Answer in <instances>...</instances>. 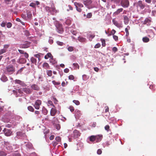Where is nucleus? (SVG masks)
Masks as SVG:
<instances>
[{
	"mask_svg": "<svg viewBox=\"0 0 156 156\" xmlns=\"http://www.w3.org/2000/svg\"><path fill=\"white\" fill-rule=\"evenodd\" d=\"M6 72L9 74H12L15 71V67L12 65H10L5 67Z\"/></svg>",
	"mask_w": 156,
	"mask_h": 156,
	"instance_id": "obj_1",
	"label": "nucleus"
},
{
	"mask_svg": "<svg viewBox=\"0 0 156 156\" xmlns=\"http://www.w3.org/2000/svg\"><path fill=\"white\" fill-rule=\"evenodd\" d=\"M57 32L59 33L62 34L63 31L62 25L58 22H57L55 24Z\"/></svg>",
	"mask_w": 156,
	"mask_h": 156,
	"instance_id": "obj_2",
	"label": "nucleus"
},
{
	"mask_svg": "<svg viewBox=\"0 0 156 156\" xmlns=\"http://www.w3.org/2000/svg\"><path fill=\"white\" fill-rule=\"evenodd\" d=\"M31 42L28 41H25L23 44H21L20 45V48H29L30 46Z\"/></svg>",
	"mask_w": 156,
	"mask_h": 156,
	"instance_id": "obj_3",
	"label": "nucleus"
},
{
	"mask_svg": "<svg viewBox=\"0 0 156 156\" xmlns=\"http://www.w3.org/2000/svg\"><path fill=\"white\" fill-rule=\"evenodd\" d=\"M121 6L124 8L128 7L129 5V2L128 0H122L121 2Z\"/></svg>",
	"mask_w": 156,
	"mask_h": 156,
	"instance_id": "obj_4",
	"label": "nucleus"
},
{
	"mask_svg": "<svg viewBox=\"0 0 156 156\" xmlns=\"http://www.w3.org/2000/svg\"><path fill=\"white\" fill-rule=\"evenodd\" d=\"M41 104V101L38 99L36 101L34 105V106L35 109H39L40 108V106Z\"/></svg>",
	"mask_w": 156,
	"mask_h": 156,
	"instance_id": "obj_5",
	"label": "nucleus"
},
{
	"mask_svg": "<svg viewBox=\"0 0 156 156\" xmlns=\"http://www.w3.org/2000/svg\"><path fill=\"white\" fill-rule=\"evenodd\" d=\"M3 131L5 135L7 136H9L11 135L12 133L11 130L6 128H5L3 130Z\"/></svg>",
	"mask_w": 156,
	"mask_h": 156,
	"instance_id": "obj_6",
	"label": "nucleus"
},
{
	"mask_svg": "<svg viewBox=\"0 0 156 156\" xmlns=\"http://www.w3.org/2000/svg\"><path fill=\"white\" fill-rule=\"evenodd\" d=\"M137 7H139L141 9H144L145 7V4L143 3L141 1H139L137 3Z\"/></svg>",
	"mask_w": 156,
	"mask_h": 156,
	"instance_id": "obj_7",
	"label": "nucleus"
},
{
	"mask_svg": "<svg viewBox=\"0 0 156 156\" xmlns=\"http://www.w3.org/2000/svg\"><path fill=\"white\" fill-rule=\"evenodd\" d=\"M23 91L27 94H30L32 92V90L30 88H23Z\"/></svg>",
	"mask_w": 156,
	"mask_h": 156,
	"instance_id": "obj_8",
	"label": "nucleus"
},
{
	"mask_svg": "<svg viewBox=\"0 0 156 156\" xmlns=\"http://www.w3.org/2000/svg\"><path fill=\"white\" fill-rule=\"evenodd\" d=\"M18 51L19 52V53L20 54H24V56H25V58H28V57H29L28 54V53H27V52H25L24 51H23V50H20V49H18Z\"/></svg>",
	"mask_w": 156,
	"mask_h": 156,
	"instance_id": "obj_9",
	"label": "nucleus"
},
{
	"mask_svg": "<svg viewBox=\"0 0 156 156\" xmlns=\"http://www.w3.org/2000/svg\"><path fill=\"white\" fill-rule=\"evenodd\" d=\"M15 82L18 84H19L23 87H25L26 86V85L25 83L23 82L20 80H15Z\"/></svg>",
	"mask_w": 156,
	"mask_h": 156,
	"instance_id": "obj_10",
	"label": "nucleus"
},
{
	"mask_svg": "<svg viewBox=\"0 0 156 156\" xmlns=\"http://www.w3.org/2000/svg\"><path fill=\"white\" fill-rule=\"evenodd\" d=\"M31 87L34 90L38 91L40 90L39 87L37 85L34 84L31 86Z\"/></svg>",
	"mask_w": 156,
	"mask_h": 156,
	"instance_id": "obj_11",
	"label": "nucleus"
},
{
	"mask_svg": "<svg viewBox=\"0 0 156 156\" xmlns=\"http://www.w3.org/2000/svg\"><path fill=\"white\" fill-rule=\"evenodd\" d=\"M57 112V110L55 108H52L50 111V114L52 116H54Z\"/></svg>",
	"mask_w": 156,
	"mask_h": 156,
	"instance_id": "obj_12",
	"label": "nucleus"
},
{
	"mask_svg": "<svg viewBox=\"0 0 156 156\" xmlns=\"http://www.w3.org/2000/svg\"><path fill=\"white\" fill-rule=\"evenodd\" d=\"M47 55L48 56V57L50 58H51V60L50 61V62L51 63H52L53 64H55L56 62L55 61H54L53 62H52V60H53V56L50 53H48L47 54Z\"/></svg>",
	"mask_w": 156,
	"mask_h": 156,
	"instance_id": "obj_13",
	"label": "nucleus"
},
{
	"mask_svg": "<svg viewBox=\"0 0 156 156\" xmlns=\"http://www.w3.org/2000/svg\"><path fill=\"white\" fill-rule=\"evenodd\" d=\"M92 2V1L91 0H87L84 1L83 4L87 6H89L91 5Z\"/></svg>",
	"mask_w": 156,
	"mask_h": 156,
	"instance_id": "obj_14",
	"label": "nucleus"
},
{
	"mask_svg": "<svg viewBox=\"0 0 156 156\" xmlns=\"http://www.w3.org/2000/svg\"><path fill=\"white\" fill-rule=\"evenodd\" d=\"M96 140H97V142L100 141L103 138V136L102 135H98L95 136Z\"/></svg>",
	"mask_w": 156,
	"mask_h": 156,
	"instance_id": "obj_15",
	"label": "nucleus"
},
{
	"mask_svg": "<svg viewBox=\"0 0 156 156\" xmlns=\"http://www.w3.org/2000/svg\"><path fill=\"white\" fill-rule=\"evenodd\" d=\"M73 134L74 137H77L80 136V133L77 130H75L73 131Z\"/></svg>",
	"mask_w": 156,
	"mask_h": 156,
	"instance_id": "obj_16",
	"label": "nucleus"
},
{
	"mask_svg": "<svg viewBox=\"0 0 156 156\" xmlns=\"http://www.w3.org/2000/svg\"><path fill=\"white\" fill-rule=\"evenodd\" d=\"M74 5L76 7L82 8L83 7V5L81 3L75 2L74 3Z\"/></svg>",
	"mask_w": 156,
	"mask_h": 156,
	"instance_id": "obj_17",
	"label": "nucleus"
},
{
	"mask_svg": "<svg viewBox=\"0 0 156 156\" xmlns=\"http://www.w3.org/2000/svg\"><path fill=\"white\" fill-rule=\"evenodd\" d=\"M129 21V18L127 16H125L124 18V23L126 25L128 24Z\"/></svg>",
	"mask_w": 156,
	"mask_h": 156,
	"instance_id": "obj_18",
	"label": "nucleus"
},
{
	"mask_svg": "<svg viewBox=\"0 0 156 156\" xmlns=\"http://www.w3.org/2000/svg\"><path fill=\"white\" fill-rule=\"evenodd\" d=\"M27 17L29 19H31L32 17V14L30 10H27Z\"/></svg>",
	"mask_w": 156,
	"mask_h": 156,
	"instance_id": "obj_19",
	"label": "nucleus"
},
{
	"mask_svg": "<svg viewBox=\"0 0 156 156\" xmlns=\"http://www.w3.org/2000/svg\"><path fill=\"white\" fill-rule=\"evenodd\" d=\"M52 123H53V125H54V126L55 127V128H56V129L57 130H59L61 126L59 124H55V123H53V122H52Z\"/></svg>",
	"mask_w": 156,
	"mask_h": 156,
	"instance_id": "obj_20",
	"label": "nucleus"
},
{
	"mask_svg": "<svg viewBox=\"0 0 156 156\" xmlns=\"http://www.w3.org/2000/svg\"><path fill=\"white\" fill-rule=\"evenodd\" d=\"M43 67L45 69H48L49 68L50 66L48 64L47 62H44L42 65Z\"/></svg>",
	"mask_w": 156,
	"mask_h": 156,
	"instance_id": "obj_21",
	"label": "nucleus"
},
{
	"mask_svg": "<svg viewBox=\"0 0 156 156\" xmlns=\"http://www.w3.org/2000/svg\"><path fill=\"white\" fill-rule=\"evenodd\" d=\"M123 10L122 8H120L118 9L116 11L114 12V14L117 15L119 14L120 12H122Z\"/></svg>",
	"mask_w": 156,
	"mask_h": 156,
	"instance_id": "obj_22",
	"label": "nucleus"
},
{
	"mask_svg": "<svg viewBox=\"0 0 156 156\" xmlns=\"http://www.w3.org/2000/svg\"><path fill=\"white\" fill-rule=\"evenodd\" d=\"M130 27L129 26H128L125 29V31L126 32V35L127 36H128L129 35V30H130Z\"/></svg>",
	"mask_w": 156,
	"mask_h": 156,
	"instance_id": "obj_23",
	"label": "nucleus"
},
{
	"mask_svg": "<svg viewBox=\"0 0 156 156\" xmlns=\"http://www.w3.org/2000/svg\"><path fill=\"white\" fill-rule=\"evenodd\" d=\"M90 140L91 142H94L96 140L95 136H91L90 137Z\"/></svg>",
	"mask_w": 156,
	"mask_h": 156,
	"instance_id": "obj_24",
	"label": "nucleus"
},
{
	"mask_svg": "<svg viewBox=\"0 0 156 156\" xmlns=\"http://www.w3.org/2000/svg\"><path fill=\"white\" fill-rule=\"evenodd\" d=\"M30 61L32 63L34 64H36L37 62V60L34 58L32 57L30 58Z\"/></svg>",
	"mask_w": 156,
	"mask_h": 156,
	"instance_id": "obj_25",
	"label": "nucleus"
},
{
	"mask_svg": "<svg viewBox=\"0 0 156 156\" xmlns=\"http://www.w3.org/2000/svg\"><path fill=\"white\" fill-rule=\"evenodd\" d=\"M142 40L144 42L147 43L149 41V39L147 37H145L143 38Z\"/></svg>",
	"mask_w": 156,
	"mask_h": 156,
	"instance_id": "obj_26",
	"label": "nucleus"
},
{
	"mask_svg": "<svg viewBox=\"0 0 156 156\" xmlns=\"http://www.w3.org/2000/svg\"><path fill=\"white\" fill-rule=\"evenodd\" d=\"M1 79L4 82H5L8 80L7 78L5 76H2L1 78Z\"/></svg>",
	"mask_w": 156,
	"mask_h": 156,
	"instance_id": "obj_27",
	"label": "nucleus"
},
{
	"mask_svg": "<svg viewBox=\"0 0 156 156\" xmlns=\"http://www.w3.org/2000/svg\"><path fill=\"white\" fill-rule=\"evenodd\" d=\"M78 40L81 42H84L86 41V39L82 37H78Z\"/></svg>",
	"mask_w": 156,
	"mask_h": 156,
	"instance_id": "obj_28",
	"label": "nucleus"
},
{
	"mask_svg": "<svg viewBox=\"0 0 156 156\" xmlns=\"http://www.w3.org/2000/svg\"><path fill=\"white\" fill-rule=\"evenodd\" d=\"M40 54H41L39 53V54H35L34 55V57H35L36 58H38L39 62H40L41 60V59L40 58V57H41V56L40 55Z\"/></svg>",
	"mask_w": 156,
	"mask_h": 156,
	"instance_id": "obj_29",
	"label": "nucleus"
},
{
	"mask_svg": "<svg viewBox=\"0 0 156 156\" xmlns=\"http://www.w3.org/2000/svg\"><path fill=\"white\" fill-rule=\"evenodd\" d=\"M46 73L47 75L49 76H51L52 75V71L51 70H47Z\"/></svg>",
	"mask_w": 156,
	"mask_h": 156,
	"instance_id": "obj_30",
	"label": "nucleus"
},
{
	"mask_svg": "<svg viewBox=\"0 0 156 156\" xmlns=\"http://www.w3.org/2000/svg\"><path fill=\"white\" fill-rule=\"evenodd\" d=\"M87 36L89 38H91V39L95 37L94 34H91L89 33L87 34Z\"/></svg>",
	"mask_w": 156,
	"mask_h": 156,
	"instance_id": "obj_31",
	"label": "nucleus"
},
{
	"mask_svg": "<svg viewBox=\"0 0 156 156\" xmlns=\"http://www.w3.org/2000/svg\"><path fill=\"white\" fill-rule=\"evenodd\" d=\"M65 23L67 25H69L71 23V20L69 19H67L65 22Z\"/></svg>",
	"mask_w": 156,
	"mask_h": 156,
	"instance_id": "obj_32",
	"label": "nucleus"
},
{
	"mask_svg": "<svg viewBox=\"0 0 156 156\" xmlns=\"http://www.w3.org/2000/svg\"><path fill=\"white\" fill-rule=\"evenodd\" d=\"M150 22H151V20L148 18H146L145 19V20L144 21V24H146L147 23H149Z\"/></svg>",
	"mask_w": 156,
	"mask_h": 156,
	"instance_id": "obj_33",
	"label": "nucleus"
},
{
	"mask_svg": "<svg viewBox=\"0 0 156 156\" xmlns=\"http://www.w3.org/2000/svg\"><path fill=\"white\" fill-rule=\"evenodd\" d=\"M27 108L29 111L32 112H33L34 111V109L33 108L30 106H29L27 107Z\"/></svg>",
	"mask_w": 156,
	"mask_h": 156,
	"instance_id": "obj_34",
	"label": "nucleus"
},
{
	"mask_svg": "<svg viewBox=\"0 0 156 156\" xmlns=\"http://www.w3.org/2000/svg\"><path fill=\"white\" fill-rule=\"evenodd\" d=\"M74 49V48L72 46H69L67 48V50L69 51H73Z\"/></svg>",
	"mask_w": 156,
	"mask_h": 156,
	"instance_id": "obj_35",
	"label": "nucleus"
},
{
	"mask_svg": "<svg viewBox=\"0 0 156 156\" xmlns=\"http://www.w3.org/2000/svg\"><path fill=\"white\" fill-rule=\"evenodd\" d=\"M51 11L52 12H51V14L53 15H54L55 13H56V10L54 8H51Z\"/></svg>",
	"mask_w": 156,
	"mask_h": 156,
	"instance_id": "obj_36",
	"label": "nucleus"
},
{
	"mask_svg": "<svg viewBox=\"0 0 156 156\" xmlns=\"http://www.w3.org/2000/svg\"><path fill=\"white\" fill-rule=\"evenodd\" d=\"M101 40L102 42V45L103 46L105 47L106 45L105 41L104 39H101Z\"/></svg>",
	"mask_w": 156,
	"mask_h": 156,
	"instance_id": "obj_37",
	"label": "nucleus"
},
{
	"mask_svg": "<svg viewBox=\"0 0 156 156\" xmlns=\"http://www.w3.org/2000/svg\"><path fill=\"white\" fill-rule=\"evenodd\" d=\"M48 106H52L54 107H55L54 105L52 103V102L50 100H49L48 101Z\"/></svg>",
	"mask_w": 156,
	"mask_h": 156,
	"instance_id": "obj_38",
	"label": "nucleus"
},
{
	"mask_svg": "<svg viewBox=\"0 0 156 156\" xmlns=\"http://www.w3.org/2000/svg\"><path fill=\"white\" fill-rule=\"evenodd\" d=\"M7 154L3 151H0V156H6Z\"/></svg>",
	"mask_w": 156,
	"mask_h": 156,
	"instance_id": "obj_39",
	"label": "nucleus"
},
{
	"mask_svg": "<svg viewBox=\"0 0 156 156\" xmlns=\"http://www.w3.org/2000/svg\"><path fill=\"white\" fill-rule=\"evenodd\" d=\"M45 9L46 10L49 12H51V8H50L48 6H46L45 7Z\"/></svg>",
	"mask_w": 156,
	"mask_h": 156,
	"instance_id": "obj_40",
	"label": "nucleus"
},
{
	"mask_svg": "<svg viewBox=\"0 0 156 156\" xmlns=\"http://www.w3.org/2000/svg\"><path fill=\"white\" fill-rule=\"evenodd\" d=\"M73 65L75 68L76 69H79V66L77 63H73Z\"/></svg>",
	"mask_w": 156,
	"mask_h": 156,
	"instance_id": "obj_41",
	"label": "nucleus"
},
{
	"mask_svg": "<svg viewBox=\"0 0 156 156\" xmlns=\"http://www.w3.org/2000/svg\"><path fill=\"white\" fill-rule=\"evenodd\" d=\"M6 51V49H2L0 50V55L3 54L4 53H5Z\"/></svg>",
	"mask_w": 156,
	"mask_h": 156,
	"instance_id": "obj_42",
	"label": "nucleus"
},
{
	"mask_svg": "<svg viewBox=\"0 0 156 156\" xmlns=\"http://www.w3.org/2000/svg\"><path fill=\"white\" fill-rule=\"evenodd\" d=\"M56 43L59 46H62L64 44V43L62 42H61L59 41H57Z\"/></svg>",
	"mask_w": 156,
	"mask_h": 156,
	"instance_id": "obj_43",
	"label": "nucleus"
},
{
	"mask_svg": "<svg viewBox=\"0 0 156 156\" xmlns=\"http://www.w3.org/2000/svg\"><path fill=\"white\" fill-rule=\"evenodd\" d=\"M29 5L30 6L34 8H36V4H35V3H34V2L31 3Z\"/></svg>",
	"mask_w": 156,
	"mask_h": 156,
	"instance_id": "obj_44",
	"label": "nucleus"
},
{
	"mask_svg": "<svg viewBox=\"0 0 156 156\" xmlns=\"http://www.w3.org/2000/svg\"><path fill=\"white\" fill-rule=\"evenodd\" d=\"M12 24L10 22H8L6 24L7 27L8 28H10L11 27Z\"/></svg>",
	"mask_w": 156,
	"mask_h": 156,
	"instance_id": "obj_45",
	"label": "nucleus"
},
{
	"mask_svg": "<svg viewBox=\"0 0 156 156\" xmlns=\"http://www.w3.org/2000/svg\"><path fill=\"white\" fill-rule=\"evenodd\" d=\"M73 102L76 105H79L80 104V102L77 100H74L73 101Z\"/></svg>",
	"mask_w": 156,
	"mask_h": 156,
	"instance_id": "obj_46",
	"label": "nucleus"
},
{
	"mask_svg": "<svg viewBox=\"0 0 156 156\" xmlns=\"http://www.w3.org/2000/svg\"><path fill=\"white\" fill-rule=\"evenodd\" d=\"M92 16V14L91 13H88L87 15V17L88 18H90Z\"/></svg>",
	"mask_w": 156,
	"mask_h": 156,
	"instance_id": "obj_47",
	"label": "nucleus"
},
{
	"mask_svg": "<svg viewBox=\"0 0 156 156\" xmlns=\"http://www.w3.org/2000/svg\"><path fill=\"white\" fill-rule=\"evenodd\" d=\"M113 23L116 26L118 27L119 26V24L118 22L115 21V20H112Z\"/></svg>",
	"mask_w": 156,
	"mask_h": 156,
	"instance_id": "obj_48",
	"label": "nucleus"
},
{
	"mask_svg": "<svg viewBox=\"0 0 156 156\" xmlns=\"http://www.w3.org/2000/svg\"><path fill=\"white\" fill-rule=\"evenodd\" d=\"M69 79L70 80H73L74 79V77L73 75H71L69 76Z\"/></svg>",
	"mask_w": 156,
	"mask_h": 156,
	"instance_id": "obj_49",
	"label": "nucleus"
},
{
	"mask_svg": "<svg viewBox=\"0 0 156 156\" xmlns=\"http://www.w3.org/2000/svg\"><path fill=\"white\" fill-rule=\"evenodd\" d=\"M110 127L108 125H106L105 127V129L107 131H108L109 130Z\"/></svg>",
	"mask_w": 156,
	"mask_h": 156,
	"instance_id": "obj_50",
	"label": "nucleus"
},
{
	"mask_svg": "<svg viewBox=\"0 0 156 156\" xmlns=\"http://www.w3.org/2000/svg\"><path fill=\"white\" fill-rule=\"evenodd\" d=\"M52 83L55 85H58L60 84V82H57L55 80H53L52 81Z\"/></svg>",
	"mask_w": 156,
	"mask_h": 156,
	"instance_id": "obj_51",
	"label": "nucleus"
},
{
	"mask_svg": "<svg viewBox=\"0 0 156 156\" xmlns=\"http://www.w3.org/2000/svg\"><path fill=\"white\" fill-rule=\"evenodd\" d=\"M76 10H77V11L78 12H82V9L81 8L78 7H76Z\"/></svg>",
	"mask_w": 156,
	"mask_h": 156,
	"instance_id": "obj_52",
	"label": "nucleus"
},
{
	"mask_svg": "<svg viewBox=\"0 0 156 156\" xmlns=\"http://www.w3.org/2000/svg\"><path fill=\"white\" fill-rule=\"evenodd\" d=\"M113 39L115 41H117L118 40V37L117 36L113 35Z\"/></svg>",
	"mask_w": 156,
	"mask_h": 156,
	"instance_id": "obj_53",
	"label": "nucleus"
},
{
	"mask_svg": "<svg viewBox=\"0 0 156 156\" xmlns=\"http://www.w3.org/2000/svg\"><path fill=\"white\" fill-rule=\"evenodd\" d=\"M55 139L58 142H60L61 140V138L59 136H57L56 137Z\"/></svg>",
	"mask_w": 156,
	"mask_h": 156,
	"instance_id": "obj_54",
	"label": "nucleus"
},
{
	"mask_svg": "<svg viewBox=\"0 0 156 156\" xmlns=\"http://www.w3.org/2000/svg\"><path fill=\"white\" fill-rule=\"evenodd\" d=\"M112 50L114 53H115L118 51V49L116 47H114L113 48Z\"/></svg>",
	"mask_w": 156,
	"mask_h": 156,
	"instance_id": "obj_55",
	"label": "nucleus"
},
{
	"mask_svg": "<svg viewBox=\"0 0 156 156\" xmlns=\"http://www.w3.org/2000/svg\"><path fill=\"white\" fill-rule=\"evenodd\" d=\"M101 46V44L100 43H98L96 44L94 48H98L100 47Z\"/></svg>",
	"mask_w": 156,
	"mask_h": 156,
	"instance_id": "obj_56",
	"label": "nucleus"
},
{
	"mask_svg": "<svg viewBox=\"0 0 156 156\" xmlns=\"http://www.w3.org/2000/svg\"><path fill=\"white\" fill-rule=\"evenodd\" d=\"M102 151L101 149H98L97 151V153L98 154H101L102 153Z\"/></svg>",
	"mask_w": 156,
	"mask_h": 156,
	"instance_id": "obj_57",
	"label": "nucleus"
},
{
	"mask_svg": "<svg viewBox=\"0 0 156 156\" xmlns=\"http://www.w3.org/2000/svg\"><path fill=\"white\" fill-rule=\"evenodd\" d=\"M13 156H21L20 154L18 153H15L13 154Z\"/></svg>",
	"mask_w": 156,
	"mask_h": 156,
	"instance_id": "obj_58",
	"label": "nucleus"
},
{
	"mask_svg": "<svg viewBox=\"0 0 156 156\" xmlns=\"http://www.w3.org/2000/svg\"><path fill=\"white\" fill-rule=\"evenodd\" d=\"M83 80H86L87 79V76L86 75H83Z\"/></svg>",
	"mask_w": 156,
	"mask_h": 156,
	"instance_id": "obj_59",
	"label": "nucleus"
},
{
	"mask_svg": "<svg viewBox=\"0 0 156 156\" xmlns=\"http://www.w3.org/2000/svg\"><path fill=\"white\" fill-rule=\"evenodd\" d=\"M23 68H22L18 70L16 74H19V73H21L22 72V71H23Z\"/></svg>",
	"mask_w": 156,
	"mask_h": 156,
	"instance_id": "obj_60",
	"label": "nucleus"
},
{
	"mask_svg": "<svg viewBox=\"0 0 156 156\" xmlns=\"http://www.w3.org/2000/svg\"><path fill=\"white\" fill-rule=\"evenodd\" d=\"M105 112H109V108L108 106H106L105 107Z\"/></svg>",
	"mask_w": 156,
	"mask_h": 156,
	"instance_id": "obj_61",
	"label": "nucleus"
},
{
	"mask_svg": "<svg viewBox=\"0 0 156 156\" xmlns=\"http://www.w3.org/2000/svg\"><path fill=\"white\" fill-rule=\"evenodd\" d=\"M6 25V23L4 22H2L1 24V25L2 27H4Z\"/></svg>",
	"mask_w": 156,
	"mask_h": 156,
	"instance_id": "obj_62",
	"label": "nucleus"
},
{
	"mask_svg": "<svg viewBox=\"0 0 156 156\" xmlns=\"http://www.w3.org/2000/svg\"><path fill=\"white\" fill-rule=\"evenodd\" d=\"M9 46V45L8 44H5L4 45V48L7 49L8 48Z\"/></svg>",
	"mask_w": 156,
	"mask_h": 156,
	"instance_id": "obj_63",
	"label": "nucleus"
},
{
	"mask_svg": "<svg viewBox=\"0 0 156 156\" xmlns=\"http://www.w3.org/2000/svg\"><path fill=\"white\" fill-rule=\"evenodd\" d=\"M21 16L22 18L24 19H26V15L24 14H22L21 15Z\"/></svg>",
	"mask_w": 156,
	"mask_h": 156,
	"instance_id": "obj_64",
	"label": "nucleus"
}]
</instances>
